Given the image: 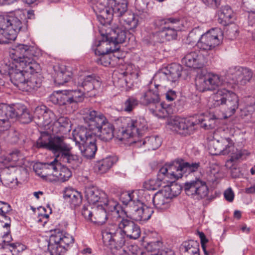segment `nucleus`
Masks as SVG:
<instances>
[{"instance_id": "64", "label": "nucleus", "mask_w": 255, "mask_h": 255, "mask_svg": "<svg viewBox=\"0 0 255 255\" xmlns=\"http://www.w3.org/2000/svg\"><path fill=\"white\" fill-rule=\"evenodd\" d=\"M166 99L169 102L173 101L177 98V95L175 91L169 90L165 94Z\"/></svg>"}, {"instance_id": "19", "label": "nucleus", "mask_w": 255, "mask_h": 255, "mask_svg": "<svg viewBox=\"0 0 255 255\" xmlns=\"http://www.w3.org/2000/svg\"><path fill=\"white\" fill-rule=\"evenodd\" d=\"M85 197L91 204H101L103 200L106 197V193L94 186L86 187L84 191Z\"/></svg>"}, {"instance_id": "30", "label": "nucleus", "mask_w": 255, "mask_h": 255, "mask_svg": "<svg viewBox=\"0 0 255 255\" xmlns=\"http://www.w3.org/2000/svg\"><path fill=\"white\" fill-rule=\"evenodd\" d=\"M140 103L143 105L149 106L150 108L154 104L160 102V97L157 90L149 89L143 93L139 98Z\"/></svg>"}, {"instance_id": "26", "label": "nucleus", "mask_w": 255, "mask_h": 255, "mask_svg": "<svg viewBox=\"0 0 255 255\" xmlns=\"http://www.w3.org/2000/svg\"><path fill=\"white\" fill-rule=\"evenodd\" d=\"M102 39L99 40L98 44H96V48L95 50L96 55H105L109 53H113L118 50V48H112L110 46L111 44H113V42L111 41L110 38L106 39V33L101 34Z\"/></svg>"}, {"instance_id": "40", "label": "nucleus", "mask_w": 255, "mask_h": 255, "mask_svg": "<svg viewBox=\"0 0 255 255\" xmlns=\"http://www.w3.org/2000/svg\"><path fill=\"white\" fill-rule=\"evenodd\" d=\"M182 70V67L177 64H171L164 69L168 76L169 81L172 83H175L178 80L181 75Z\"/></svg>"}, {"instance_id": "21", "label": "nucleus", "mask_w": 255, "mask_h": 255, "mask_svg": "<svg viewBox=\"0 0 255 255\" xmlns=\"http://www.w3.org/2000/svg\"><path fill=\"white\" fill-rule=\"evenodd\" d=\"M100 85L99 81L96 78V77L93 75L86 76L83 81L81 87L83 89H81V98L82 97H90L93 96L94 94L91 93L97 86Z\"/></svg>"}, {"instance_id": "33", "label": "nucleus", "mask_w": 255, "mask_h": 255, "mask_svg": "<svg viewBox=\"0 0 255 255\" xmlns=\"http://www.w3.org/2000/svg\"><path fill=\"white\" fill-rule=\"evenodd\" d=\"M119 21L126 29H133L138 25V16L128 11L119 18Z\"/></svg>"}, {"instance_id": "31", "label": "nucleus", "mask_w": 255, "mask_h": 255, "mask_svg": "<svg viewBox=\"0 0 255 255\" xmlns=\"http://www.w3.org/2000/svg\"><path fill=\"white\" fill-rule=\"evenodd\" d=\"M130 143H135L137 146H141V142L142 145H146L148 150H155L161 144L162 140L160 137L157 135H152L146 137L142 141L141 140H129Z\"/></svg>"}, {"instance_id": "47", "label": "nucleus", "mask_w": 255, "mask_h": 255, "mask_svg": "<svg viewBox=\"0 0 255 255\" xmlns=\"http://www.w3.org/2000/svg\"><path fill=\"white\" fill-rule=\"evenodd\" d=\"M12 61L9 60L3 61L0 62V73L1 75H8L9 76L11 74V72L14 70L17 63L13 60Z\"/></svg>"}, {"instance_id": "52", "label": "nucleus", "mask_w": 255, "mask_h": 255, "mask_svg": "<svg viewBox=\"0 0 255 255\" xmlns=\"http://www.w3.org/2000/svg\"><path fill=\"white\" fill-rule=\"evenodd\" d=\"M97 150L96 145H92L90 146H81V152L84 157L86 159H92L95 157V153Z\"/></svg>"}, {"instance_id": "39", "label": "nucleus", "mask_w": 255, "mask_h": 255, "mask_svg": "<svg viewBox=\"0 0 255 255\" xmlns=\"http://www.w3.org/2000/svg\"><path fill=\"white\" fill-rule=\"evenodd\" d=\"M115 163V160L112 157H107L98 161L95 165L94 168L100 174L107 172Z\"/></svg>"}, {"instance_id": "11", "label": "nucleus", "mask_w": 255, "mask_h": 255, "mask_svg": "<svg viewBox=\"0 0 255 255\" xmlns=\"http://www.w3.org/2000/svg\"><path fill=\"white\" fill-rule=\"evenodd\" d=\"M63 136H55L52 138L48 132L44 131L41 133L40 136L34 144V146L37 148L47 149L57 152L63 142Z\"/></svg>"}, {"instance_id": "18", "label": "nucleus", "mask_w": 255, "mask_h": 255, "mask_svg": "<svg viewBox=\"0 0 255 255\" xmlns=\"http://www.w3.org/2000/svg\"><path fill=\"white\" fill-rule=\"evenodd\" d=\"M53 76L54 82L57 85H63L71 78L72 72L64 65H55L53 66Z\"/></svg>"}, {"instance_id": "55", "label": "nucleus", "mask_w": 255, "mask_h": 255, "mask_svg": "<svg viewBox=\"0 0 255 255\" xmlns=\"http://www.w3.org/2000/svg\"><path fill=\"white\" fill-rule=\"evenodd\" d=\"M81 214L86 221L91 222L93 214V207L90 205L84 206Z\"/></svg>"}, {"instance_id": "12", "label": "nucleus", "mask_w": 255, "mask_h": 255, "mask_svg": "<svg viewBox=\"0 0 255 255\" xmlns=\"http://www.w3.org/2000/svg\"><path fill=\"white\" fill-rule=\"evenodd\" d=\"M110 0H92V8L102 25L109 24L112 19V14L109 11Z\"/></svg>"}, {"instance_id": "24", "label": "nucleus", "mask_w": 255, "mask_h": 255, "mask_svg": "<svg viewBox=\"0 0 255 255\" xmlns=\"http://www.w3.org/2000/svg\"><path fill=\"white\" fill-rule=\"evenodd\" d=\"M96 136L94 130L88 128L85 124L81 126V146H90L96 145Z\"/></svg>"}, {"instance_id": "20", "label": "nucleus", "mask_w": 255, "mask_h": 255, "mask_svg": "<svg viewBox=\"0 0 255 255\" xmlns=\"http://www.w3.org/2000/svg\"><path fill=\"white\" fill-rule=\"evenodd\" d=\"M38 71L29 72L28 76H27L24 85H23L21 90L31 92L40 87L42 80L38 74Z\"/></svg>"}, {"instance_id": "38", "label": "nucleus", "mask_w": 255, "mask_h": 255, "mask_svg": "<svg viewBox=\"0 0 255 255\" xmlns=\"http://www.w3.org/2000/svg\"><path fill=\"white\" fill-rule=\"evenodd\" d=\"M118 223L109 224L102 230V237L104 244H107L110 242L112 238L120 231L121 229L119 227V218L118 219Z\"/></svg>"}, {"instance_id": "49", "label": "nucleus", "mask_w": 255, "mask_h": 255, "mask_svg": "<svg viewBox=\"0 0 255 255\" xmlns=\"http://www.w3.org/2000/svg\"><path fill=\"white\" fill-rule=\"evenodd\" d=\"M71 175V172L69 169L61 166L56 173H54V176L56 177L58 180L60 182H65L68 180Z\"/></svg>"}, {"instance_id": "32", "label": "nucleus", "mask_w": 255, "mask_h": 255, "mask_svg": "<svg viewBox=\"0 0 255 255\" xmlns=\"http://www.w3.org/2000/svg\"><path fill=\"white\" fill-rule=\"evenodd\" d=\"M59 105H67L77 103L80 100V90L65 91L59 94Z\"/></svg>"}, {"instance_id": "27", "label": "nucleus", "mask_w": 255, "mask_h": 255, "mask_svg": "<svg viewBox=\"0 0 255 255\" xmlns=\"http://www.w3.org/2000/svg\"><path fill=\"white\" fill-rule=\"evenodd\" d=\"M80 192L71 187L66 188L64 191L63 198L65 199H69L71 208L75 210V214L79 212Z\"/></svg>"}, {"instance_id": "61", "label": "nucleus", "mask_w": 255, "mask_h": 255, "mask_svg": "<svg viewBox=\"0 0 255 255\" xmlns=\"http://www.w3.org/2000/svg\"><path fill=\"white\" fill-rule=\"evenodd\" d=\"M11 118H3L0 119V131L8 130L10 126L11 122Z\"/></svg>"}, {"instance_id": "5", "label": "nucleus", "mask_w": 255, "mask_h": 255, "mask_svg": "<svg viewBox=\"0 0 255 255\" xmlns=\"http://www.w3.org/2000/svg\"><path fill=\"white\" fill-rule=\"evenodd\" d=\"M209 106L211 108L222 106L227 116L234 115L239 107V99L234 92L225 88L219 89L210 98Z\"/></svg>"}, {"instance_id": "53", "label": "nucleus", "mask_w": 255, "mask_h": 255, "mask_svg": "<svg viewBox=\"0 0 255 255\" xmlns=\"http://www.w3.org/2000/svg\"><path fill=\"white\" fill-rule=\"evenodd\" d=\"M167 81H169V79L165 70L159 71L154 77L155 88L161 86L162 84H164Z\"/></svg>"}, {"instance_id": "62", "label": "nucleus", "mask_w": 255, "mask_h": 255, "mask_svg": "<svg viewBox=\"0 0 255 255\" xmlns=\"http://www.w3.org/2000/svg\"><path fill=\"white\" fill-rule=\"evenodd\" d=\"M124 76H126L127 78L125 79V81L127 82L128 78L129 77V78H130L133 79H137L138 77V73L136 70H134V71L129 73L128 69L126 72H124L123 73Z\"/></svg>"}, {"instance_id": "59", "label": "nucleus", "mask_w": 255, "mask_h": 255, "mask_svg": "<svg viewBox=\"0 0 255 255\" xmlns=\"http://www.w3.org/2000/svg\"><path fill=\"white\" fill-rule=\"evenodd\" d=\"M121 255H137L138 247L136 245H130L125 247Z\"/></svg>"}, {"instance_id": "10", "label": "nucleus", "mask_w": 255, "mask_h": 255, "mask_svg": "<svg viewBox=\"0 0 255 255\" xmlns=\"http://www.w3.org/2000/svg\"><path fill=\"white\" fill-rule=\"evenodd\" d=\"M184 189L188 196L197 200L204 198L208 194V188L206 182L199 178L186 182Z\"/></svg>"}, {"instance_id": "58", "label": "nucleus", "mask_w": 255, "mask_h": 255, "mask_svg": "<svg viewBox=\"0 0 255 255\" xmlns=\"http://www.w3.org/2000/svg\"><path fill=\"white\" fill-rule=\"evenodd\" d=\"M22 156L19 150L17 149H14L7 155L6 159L8 162H12L15 163L18 161L20 158H22Z\"/></svg>"}, {"instance_id": "29", "label": "nucleus", "mask_w": 255, "mask_h": 255, "mask_svg": "<svg viewBox=\"0 0 255 255\" xmlns=\"http://www.w3.org/2000/svg\"><path fill=\"white\" fill-rule=\"evenodd\" d=\"M61 238L58 236H54L51 234L49 237L48 249L51 255H64L66 248L59 242Z\"/></svg>"}, {"instance_id": "16", "label": "nucleus", "mask_w": 255, "mask_h": 255, "mask_svg": "<svg viewBox=\"0 0 255 255\" xmlns=\"http://www.w3.org/2000/svg\"><path fill=\"white\" fill-rule=\"evenodd\" d=\"M234 148L233 143L230 138H223L221 140H214L210 145L211 151H212V149H214L212 154L215 155L228 154L233 152Z\"/></svg>"}, {"instance_id": "6", "label": "nucleus", "mask_w": 255, "mask_h": 255, "mask_svg": "<svg viewBox=\"0 0 255 255\" xmlns=\"http://www.w3.org/2000/svg\"><path fill=\"white\" fill-rule=\"evenodd\" d=\"M155 24L160 27V30L155 34L154 36L160 43L175 39L177 32L181 30L183 26L179 18L173 17L157 20Z\"/></svg>"}, {"instance_id": "2", "label": "nucleus", "mask_w": 255, "mask_h": 255, "mask_svg": "<svg viewBox=\"0 0 255 255\" xmlns=\"http://www.w3.org/2000/svg\"><path fill=\"white\" fill-rule=\"evenodd\" d=\"M81 120L90 129L99 133L101 140L107 142L114 136L115 128L103 114L92 108H84L81 110Z\"/></svg>"}, {"instance_id": "48", "label": "nucleus", "mask_w": 255, "mask_h": 255, "mask_svg": "<svg viewBox=\"0 0 255 255\" xmlns=\"http://www.w3.org/2000/svg\"><path fill=\"white\" fill-rule=\"evenodd\" d=\"M152 108H150V110L152 113L156 115L160 118H164L167 117L168 115L167 110L163 107V104L160 102L154 104L152 106Z\"/></svg>"}, {"instance_id": "9", "label": "nucleus", "mask_w": 255, "mask_h": 255, "mask_svg": "<svg viewBox=\"0 0 255 255\" xmlns=\"http://www.w3.org/2000/svg\"><path fill=\"white\" fill-rule=\"evenodd\" d=\"M222 85L223 80L220 76L216 74L198 75L195 79L196 89L201 92L214 90Z\"/></svg>"}, {"instance_id": "4", "label": "nucleus", "mask_w": 255, "mask_h": 255, "mask_svg": "<svg viewBox=\"0 0 255 255\" xmlns=\"http://www.w3.org/2000/svg\"><path fill=\"white\" fill-rule=\"evenodd\" d=\"M120 120L123 124L122 128L116 137L121 141L129 142L130 139L142 136L148 128L147 122L143 117L135 119L127 117L121 118Z\"/></svg>"}, {"instance_id": "17", "label": "nucleus", "mask_w": 255, "mask_h": 255, "mask_svg": "<svg viewBox=\"0 0 255 255\" xmlns=\"http://www.w3.org/2000/svg\"><path fill=\"white\" fill-rule=\"evenodd\" d=\"M186 66L201 68L207 63L205 58L200 51H194L187 53L182 59Z\"/></svg>"}, {"instance_id": "42", "label": "nucleus", "mask_w": 255, "mask_h": 255, "mask_svg": "<svg viewBox=\"0 0 255 255\" xmlns=\"http://www.w3.org/2000/svg\"><path fill=\"white\" fill-rule=\"evenodd\" d=\"M15 105H8L4 103H0V119L11 118L13 119L14 115Z\"/></svg>"}, {"instance_id": "14", "label": "nucleus", "mask_w": 255, "mask_h": 255, "mask_svg": "<svg viewBox=\"0 0 255 255\" xmlns=\"http://www.w3.org/2000/svg\"><path fill=\"white\" fill-rule=\"evenodd\" d=\"M119 227L127 237L130 239L136 240L140 236V227L129 219L119 218Z\"/></svg>"}, {"instance_id": "41", "label": "nucleus", "mask_w": 255, "mask_h": 255, "mask_svg": "<svg viewBox=\"0 0 255 255\" xmlns=\"http://www.w3.org/2000/svg\"><path fill=\"white\" fill-rule=\"evenodd\" d=\"M125 236L121 230L112 238L110 242L105 244L111 246V248H114L116 250L122 249L126 243Z\"/></svg>"}, {"instance_id": "34", "label": "nucleus", "mask_w": 255, "mask_h": 255, "mask_svg": "<svg viewBox=\"0 0 255 255\" xmlns=\"http://www.w3.org/2000/svg\"><path fill=\"white\" fill-rule=\"evenodd\" d=\"M100 205L103 207L107 213L111 212L115 217L121 218L119 215L121 206L117 201L109 199L107 194L106 198L102 200Z\"/></svg>"}, {"instance_id": "54", "label": "nucleus", "mask_w": 255, "mask_h": 255, "mask_svg": "<svg viewBox=\"0 0 255 255\" xmlns=\"http://www.w3.org/2000/svg\"><path fill=\"white\" fill-rule=\"evenodd\" d=\"M138 104V101L135 98L129 97L124 103V110L127 112H131Z\"/></svg>"}, {"instance_id": "46", "label": "nucleus", "mask_w": 255, "mask_h": 255, "mask_svg": "<svg viewBox=\"0 0 255 255\" xmlns=\"http://www.w3.org/2000/svg\"><path fill=\"white\" fill-rule=\"evenodd\" d=\"M137 192L132 191L131 192H124L121 195V200L125 205H129L132 207L136 202L137 200Z\"/></svg>"}, {"instance_id": "36", "label": "nucleus", "mask_w": 255, "mask_h": 255, "mask_svg": "<svg viewBox=\"0 0 255 255\" xmlns=\"http://www.w3.org/2000/svg\"><path fill=\"white\" fill-rule=\"evenodd\" d=\"M14 109V113L16 115L13 117V119L18 118L23 124H28L32 121V115L24 106L15 105Z\"/></svg>"}, {"instance_id": "7", "label": "nucleus", "mask_w": 255, "mask_h": 255, "mask_svg": "<svg viewBox=\"0 0 255 255\" xmlns=\"http://www.w3.org/2000/svg\"><path fill=\"white\" fill-rule=\"evenodd\" d=\"M199 167V163H181L175 161L171 164H165L159 171L164 177L168 178L167 180L169 183L181 178L184 173L196 171Z\"/></svg>"}, {"instance_id": "13", "label": "nucleus", "mask_w": 255, "mask_h": 255, "mask_svg": "<svg viewBox=\"0 0 255 255\" xmlns=\"http://www.w3.org/2000/svg\"><path fill=\"white\" fill-rule=\"evenodd\" d=\"M169 125L173 130L184 135L192 134L197 124L187 119L175 117L171 120Z\"/></svg>"}, {"instance_id": "57", "label": "nucleus", "mask_w": 255, "mask_h": 255, "mask_svg": "<svg viewBox=\"0 0 255 255\" xmlns=\"http://www.w3.org/2000/svg\"><path fill=\"white\" fill-rule=\"evenodd\" d=\"M61 167V164L55 159L53 161L49 163H45L44 164V168L51 170V172L49 174L54 176V173L58 171L59 168Z\"/></svg>"}, {"instance_id": "43", "label": "nucleus", "mask_w": 255, "mask_h": 255, "mask_svg": "<svg viewBox=\"0 0 255 255\" xmlns=\"http://www.w3.org/2000/svg\"><path fill=\"white\" fill-rule=\"evenodd\" d=\"M183 248L188 255H199V245L197 241L190 240L183 244Z\"/></svg>"}, {"instance_id": "51", "label": "nucleus", "mask_w": 255, "mask_h": 255, "mask_svg": "<svg viewBox=\"0 0 255 255\" xmlns=\"http://www.w3.org/2000/svg\"><path fill=\"white\" fill-rule=\"evenodd\" d=\"M171 198L177 196L180 193L181 188L177 184L169 183L166 184L163 189Z\"/></svg>"}, {"instance_id": "37", "label": "nucleus", "mask_w": 255, "mask_h": 255, "mask_svg": "<svg viewBox=\"0 0 255 255\" xmlns=\"http://www.w3.org/2000/svg\"><path fill=\"white\" fill-rule=\"evenodd\" d=\"M108 219V215L103 207L98 204L97 206L93 207V214L92 223L98 225L104 224Z\"/></svg>"}, {"instance_id": "60", "label": "nucleus", "mask_w": 255, "mask_h": 255, "mask_svg": "<svg viewBox=\"0 0 255 255\" xmlns=\"http://www.w3.org/2000/svg\"><path fill=\"white\" fill-rule=\"evenodd\" d=\"M11 210V207L6 202L0 201V216L2 218L6 216V214Z\"/></svg>"}, {"instance_id": "28", "label": "nucleus", "mask_w": 255, "mask_h": 255, "mask_svg": "<svg viewBox=\"0 0 255 255\" xmlns=\"http://www.w3.org/2000/svg\"><path fill=\"white\" fill-rule=\"evenodd\" d=\"M234 74L237 82L241 85H245L250 81L253 77V71L244 67L235 68Z\"/></svg>"}, {"instance_id": "8", "label": "nucleus", "mask_w": 255, "mask_h": 255, "mask_svg": "<svg viewBox=\"0 0 255 255\" xmlns=\"http://www.w3.org/2000/svg\"><path fill=\"white\" fill-rule=\"evenodd\" d=\"M222 37L223 34L220 29H212L201 36L196 46L201 50H211L220 44Z\"/></svg>"}, {"instance_id": "22", "label": "nucleus", "mask_w": 255, "mask_h": 255, "mask_svg": "<svg viewBox=\"0 0 255 255\" xmlns=\"http://www.w3.org/2000/svg\"><path fill=\"white\" fill-rule=\"evenodd\" d=\"M172 198L163 189L160 190L152 197L154 206L158 209L164 210L170 207V202Z\"/></svg>"}, {"instance_id": "44", "label": "nucleus", "mask_w": 255, "mask_h": 255, "mask_svg": "<svg viewBox=\"0 0 255 255\" xmlns=\"http://www.w3.org/2000/svg\"><path fill=\"white\" fill-rule=\"evenodd\" d=\"M69 149V145L63 142L57 152H60L61 157L63 158V161L71 163L77 158V156L70 154Z\"/></svg>"}, {"instance_id": "23", "label": "nucleus", "mask_w": 255, "mask_h": 255, "mask_svg": "<svg viewBox=\"0 0 255 255\" xmlns=\"http://www.w3.org/2000/svg\"><path fill=\"white\" fill-rule=\"evenodd\" d=\"M106 39L110 38L113 44L116 45L119 43H123L125 42L127 38L126 31L122 28L117 27L109 28L106 30Z\"/></svg>"}, {"instance_id": "3", "label": "nucleus", "mask_w": 255, "mask_h": 255, "mask_svg": "<svg viewBox=\"0 0 255 255\" xmlns=\"http://www.w3.org/2000/svg\"><path fill=\"white\" fill-rule=\"evenodd\" d=\"M25 15L22 13L18 16L0 15V44L8 43V40H14L20 31L27 28Z\"/></svg>"}, {"instance_id": "15", "label": "nucleus", "mask_w": 255, "mask_h": 255, "mask_svg": "<svg viewBox=\"0 0 255 255\" xmlns=\"http://www.w3.org/2000/svg\"><path fill=\"white\" fill-rule=\"evenodd\" d=\"M131 217L136 221H147L153 213V209L143 204L137 200L136 203L131 207Z\"/></svg>"}, {"instance_id": "63", "label": "nucleus", "mask_w": 255, "mask_h": 255, "mask_svg": "<svg viewBox=\"0 0 255 255\" xmlns=\"http://www.w3.org/2000/svg\"><path fill=\"white\" fill-rule=\"evenodd\" d=\"M205 120L201 123V126L205 129H210L214 128L215 126V120L213 119H210L208 123H204Z\"/></svg>"}, {"instance_id": "45", "label": "nucleus", "mask_w": 255, "mask_h": 255, "mask_svg": "<svg viewBox=\"0 0 255 255\" xmlns=\"http://www.w3.org/2000/svg\"><path fill=\"white\" fill-rule=\"evenodd\" d=\"M51 234L61 238L59 242L66 248V250L68 246L74 242V238L71 235L68 234H63L59 230H55Z\"/></svg>"}, {"instance_id": "1", "label": "nucleus", "mask_w": 255, "mask_h": 255, "mask_svg": "<svg viewBox=\"0 0 255 255\" xmlns=\"http://www.w3.org/2000/svg\"><path fill=\"white\" fill-rule=\"evenodd\" d=\"M41 55V50L37 47L24 44L13 45L9 49L10 58L17 63L9 76L10 81L15 86L21 90L29 72L39 70V65L33 58Z\"/></svg>"}, {"instance_id": "25", "label": "nucleus", "mask_w": 255, "mask_h": 255, "mask_svg": "<svg viewBox=\"0 0 255 255\" xmlns=\"http://www.w3.org/2000/svg\"><path fill=\"white\" fill-rule=\"evenodd\" d=\"M109 7L112 17L115 14L120 18L128 11L127 0H110Z\"/></svg>"}, {"instance_id": "50", "label": "nucleus", "mask_w": 255, "mask_h": 255, "mask_svg": "<svg viewBox=\"0 0 255 255\" xmlns=\"http://www.w3.org/2000/svg\"><path fill=\"white\" fill-rule=\"evenodd\" d=\"M162 246V243L160 241L148 242L145 246L146 252L142 253L141 255L146 254H158V251Z\"/></svg>"}, {"instance_id": "35", "label": "nucleus", "mask_w": 255, "mask_h": 255, "mask_svg": "<svg viewBox=\"0 0 255 255\" xmlns=\"http://www.w3.org/2000/svg\"><path fill=\"white\" fill-rule=\"evenodd\" d=\"M167 177H164L159 171L157 174V178L155 179H150L144 183V188L148 190H155L159 187H163L166 186L168 184Z\"/></svg>"}, {"instance_id": "56", "label": "nucleus", "mask_w": 255, "mask_h": 255, "mask_svg": "<svg viewBox=\"0 0 255 255\" xmlns=\"http://www.w3.org/2000/svg\"><path fill=\"white\" fill-rule=\"evenodd\" d=\"M232 10L228 5L225 6L220 10L219 13L220 18L222 19L225 22L232 18Z\"/></svg>"}]
</instances>
